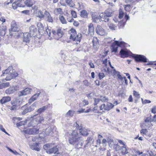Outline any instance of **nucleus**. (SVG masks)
Masks as SVG:
<instances>
[{"label": "nucleus", "mask_w": 156, "mask_h": 156, "mask_svg": "<svg viewBox=\"0 0 156 156\" xmlns=\"http://www.w3.org/2000/svg\"><path fill=\"white\" fill-rule=\"evenodd\" d=\"M12 106H10L9 108L11 110H15L17 109V108L18 107L15 105H12Z\"/></svg>", "instance_id": "obj_53"}, {"label": "nucleus", "mask_w": 156, "mask_h": 156, "mask_svg": "<svg viewBox=\"0 0 156 156\" xmlns=\"http://www.w3.org/2000/svg\"><path fill=\"white\" fill-rule=\"evenodd\" d=\"M65 2L69 6L73 7L74 5L75 4L73 2L72 0H65Z\"/></svg>", "instance_id": "obj_33"}, {"label": "nucleus", "mask_w": 156, "mask_h": 156, "mask_svg": "<svg viewBox=\"0 0 156 156\" xmlns=\"http://www.w3.org/2000/svg\"><path fill=\"white\" fill-rule=\"evenodd\" d=\"M105 104H102L100 107V110H102L103 109H104L105 110Z\"/></svg>", "instance_id": "obj_63"}, {"label": "nucleus", "mask_w": 156, "mask_h": 156, "mask_svg": "<svg viewBox=\"0 0 156 156\" xmlns=\"http://www.w3.org/2000/svg\"><path fill=\"white\" fill-rule=\"evenodd\" d=\"M108 25L109 28L112 30H114L116 28V26L112 23H108Z\"/></svg>", "instance_id": "obj_35"}, {"label": "nucleus", "mask_w": 156, "mask_h": 156, "mask_svg": "<svg viewBox=\"0 0 156 156\" xmlns=\"http://www.w3.org/2000/svg\"><path fill=\"white\" fill-rule=\"evenodd\" d=\"M92 18L93 19L94 21V22L96 23L98 21H100L101 20L100 16H98L96 15H93V14H92Z\"/></svg>", "instance_id": "obj_31"}, {"label": "nucleus", "mask_w": 156, "mask_h": 156, "mask_svg": "<svg viewBox=\"0 0 156 156\" xmlns=\"http://www.w3.org/2000/svg\"><path fill=\"white\" fill-rule=\"evenodd\" d=\"M125 24L123 21H120L119 22L118 26L119 28H123L124 27Z\"/></svg>", "instance_id": "obj_48"}, {"label": "nucleus", "mask_w": 156, "mask_h": 156, "mask_svg": "<svg viewBox=\"0 0 156 156\" xmlns=\"http://www.w3.org/2000/svg\"><path fill=\"white\" fill-rule=\"evenodd\" d=\"M44 14L45 15V19L46 21L51 23L53 22V20L52 17L48 12L45 11L44 12Z\"/></svg>", "instance_id": "obj_8"}, {"label": "nucleus", "mask_w": 156, "mask_h": 156, "mask_svg": "<svg viewBox=\"0 0 156 156\" xmlns=\"http://www.w3.org/2000/svg\"><path fill=\"white\" fill-rule=\"evenodd\" d=\"M147 132V131L146 129H143L140 131V133L146 135Z\"/></svg>", "instance_id": "obj_55"}, {"label": "nucleus", "mask_w": 156, "mask_h": 156, "mask_svg": "<svg viewBox=\"0 0 156 156\" xmlns=\"http://www.w3.org/2000/svg\"><path fill=\"white\" fill-rule=\"evenodd\" d=\"M124 7L125 10L129 12L131 10V6L130 5H124Z\"/></svg>", "instance_id": "obj_43"}, {"label": "nucleus", "mask_w": 156, "mask_h": 156, "mask_svg": "<svg viewBox=\"0 0 156 156\" xmlns=\"http://www.w3.org/2000/svg\"><path fill=\"white\" fill-rule=\"evenodd\" d=\"M11 100V98L9 97H4L0 100V102L2 104L7 102Z\"/></svg>", "instance_id": "obj_22"}, {"label": "nucleus", "mask_w": 156, "mask_h": 156, "mask_svg": "<svg viewBox=\"0 0 156 156\" xmlns=\"http://www.w3.org/2000/svg\"><path fill=\"white\" fill-rule=\"evenodd\" d=\"M71 14L73 17L75 18L77 17L75 11L73 10L71 11Z\"/></svg>", "instance_id": "obj_54"}, {"label": "nucleus", "mask_w": 156, "mask_h": 156, "mask_svg": "<svg viewBox=\"0 0 156 156\" xmlns=\"http://www.w3.org/2000/svg\"><path fill=\"white\" fill-rule=\"evenodd\" d=\"M7 148L10 152H11L12 153L16 155H17L19 154L18 153H17L16 151H13L11 149L9 148V147H7Z\"/></svg>", "instance_id": "obj_49"}, {"label": "nucleus", "mask_w": 156, "mask_h": 156, "mask_svg": "<svg viewBox=\"0 0 156 156\" xmlns=\"http://www.w3.org/2000/svg\"><path fill=\"white\" fill-rule=\"evenodd\" d=\"M52 147L51 144H48L43 146V148L46 151V152Z\"/></svg>", "instance_id": "obj_36"}, {"label": "nucleus", "mask_w": 156, "mask_h": 156, "mask_svg": "<svg viewBox=\"0 0 156 156\" xmlns=\"http://www.w3.org/2000/svg\"><path fill=\"white\" fill-rule=\"evenodd\" d=\"M74 113V112L73 110H69L66 114V116L67 117H72Z\"/></svg>", "instance_id": "obj_37"}, {"label": "nucleus", "mask_w": 156, "mask_h": 156, "mask_svg": "<svg viewBox=\"0 0 156 156\" xmlns=\"http://www.w3.org/2000/svg\"><path fill=\"white\" fill-rule=\"evenodd\" d=\"M107 141L109 144V146L110 147H111L112 146V145L113 144V140L112 139H107Z\"/></svg>", "instance_id": "obj_46"}, {"label": "nucleus", "mask_w": 156, "mask_h": 156, "mask_svg": "<svg viewBox=\"0 0 156 156\" xmlns=\"http://www.w3.org/2000/svg\"><path fill=\"white\" fill-rule=\"evenodd\" d=\"M37 16L39 17L42 18L44 17V15L43 12L40 10L38 11L37 13Z\"/></svg>", "instance_id": "obj_39"}, {"label": "nucleus", "mask_w": 156, "mask_h": 156, "mask_svg": "<svg viewBox=\"0 0 156 156\" xmlns=\"http://www.w3.org/2000/svg\"><path fill=\"white\" fill-rule=\"evenodd\" d=\"M32 36L28 32L24 33L23 34V41L26 42H29L30 41V38Z\"/></svg>", "instance_id": "obj_10"}, {"label": "nucleus", "mask_w": 156, "mask_h": 156, "mask_svg": "<svg viewBox=\"0 0 156 156\" xmlns=\"http://www.w3.org/2000/svg\"><path fill=\"white\" fill-rule=\"evenodd\" d=\"M25 132L26 133L30 134H33L35 133L38 134V131L37 130L36 128H35L28 129L26 130H25Z\"/></svg>", "instance_id": "obj_9"}, {"label": "nucleus", "mask_w": 156, "mask_h": 156, "mask_svg": "<svg viewBox=\"0 0 156 156\" xmlns=\"http://www.w3.org/2000/svg\"><path fill=\"white\" fill-rule=\"evenodd\" d=\"M151 115L150 117H147L146 119L144 121L146 122H149L152 121L151 118Z\"/></svg>", "instance_id": "obj_50"}, {"label": "nucleus", "mask_w": 156, "mask_h": 156, "mask_svg": "<svg viewBox=\"0 0 156 156\" xmlns=\"http://www.w3.org/2000/svg\"><path fill=\"white\" fill-rule=\"evenodd\" d=\"M34 3V0H26L24 2V3L27 7H31Z\"/></svg>", "instance_id": "obj_20"}, {"label": "nucleus", "mask_w": 156, "mask_h": 156, "mask_svg": "<svg viewBox=\"0 0 156 156\" xmlns=\"http://www.w3.org/2000/svg\"><path fill=\"white\" fill-rule=\"evenodd\" d=\"M73 24L74 26L78 27L79 25V23L78 21H73Z\"/></svg>", "instance_id": "obj_62"}, {"label": "nucleus", "mask_w": 156, "mask_h": 156, "mask_svg": "<svg viewBox=\"0 0 156 156\" xmlns=\"http://www.w3.org/2000/svg\"><path fill=\"white\" fill-rule=\"evenodd\" d=\"M82 36V34H81L79 33L77 35H76V37H75L74 38L75 39H74L73 41H77V42H76V44H78L80 42Z\"/></svg>", "instance_id": "obj_21"}, {"label": "nucleus", "mask_w": 156, "mask_h": 156, "mask_svg": "<svg viewBox=\"0 0 156 156\" xmlns=\"http://www.w3.org/2000/svg\"><path fill=\"white\" fill-rule=\"evenodd\" d=\"M2 88H5L9 86V82H6L1 83Z\"/></svg>", "instance_id": "obj_44"}, {"label": "nucleus", "mask_w": 156, "mask_h": 156, "mask_svg": "<svg viewBox=\"0 0 156 156\" xmlns=\"http://www.w3.org/2000/svg\"><path fill=\"white\" fill-rule=\"evenodd\" d=\"M151 112L154 114L156 113V106H155L152 108Z\"/></svg>", "instance_id": "obj_64"}, {"label": "nucleus", "mask_w": 156, "mask_h": 156, "mask_svg": "<svg viewBox=\"0 0 156 156\" xmlns=\"http://www.w3.org/2000/svg\"><path fill=\"white\" fill-rule=\"evenodd\" d=\"M27 121H22L16 124V125L18 126H21L25 125L26 124Z\"/></svg>", "instance_id": "obj_41"}, {"label": "nucleus", "mask_w": 156, "mask_h": 156, "mask_svg": "<svg viewBox=\"0 0 156 156\" xmlns=\"http://www.w3.org/2000/svg\"><path fill=\"white\" fill-rule=\"evenodd\" d=\"M44 119V118L43 117L38 116L36 120L37 121L36 124L40 123L41 122L43 121Z\"/></svg>", "instance_id": "obj_40"}, {"label": "nucleus", "mask_w": 156, "mask_h": 156, "mask_svg": "<svg viewBox=\"0 0 156 156\" xmlns=\"http://www.w3.org/2000/svg\"><path fill=\"white\" fill-rule=\"evenodd\" d=\"M133 94L137 99H139L140 97L139 94L138 92L136 91L135 90L133 91Z\"/></svg>", "instance_id": "obj_45"}, {"label": "nucleus", "mask_w": 156, "mask_h": 156, "mask_svg": "<svg viewBox=\"0 0 156 156\" xmlns=\"http://www.w3.org/2000/svg\"><path fill=\"white\" fill-rule=\"evenodd\" d=\"M98 76L99 79L101 80L105 76V75L103 73H99L98 75Z\"/></svg>", "instance_id": "obj_56"}, {"label": "nucleus", "mask_w": 156, "mask_h": 156, "mask_svg": "<svg viewBox=\"0 0 156 156\" xmlns=\"http://www.w3.org/2000/svg\"><path fill=\"white\" fill-rule=\"evenodd\" d=\"M11 103L12 105H15L19 106L21 103V102L19 99L15 98L11 101Z\"/></svg>", "instance_id": "obj_16"}, {"label": "nucleus", "mask_w": 156, "mask_h": 156, "mask_svg": "<svg viewBox=\"0 0 156 156\" xmlns=\"http://www.w3.org/2000/svg\"><path fill=\"white\" fill-rule=\"evenodd\" d=\"M70 144L74 145L77 148H80L83 145L84 141L78 133V129L73 131L70 134L69 139Z\"/></svg>", "instance_id": "obj_1"}, {"label": "nucleus", "mask_w": 156, "mask_h": 156, "mask_svg": "<svg viewBox=\"0 0 156 156\" xmlns=\"http://www.w3.org/2000/svg\"><path fill=\"white\" fill-rule=\"evenodd\" d=\"M12 6L13 9H16L18 7H25V5H23L20 3L19 2H15L12 3Z\"/></svg>", "instance_id": "obj_19"}, {"label": "nucleus", "mask_w": 156, "mask_h": 156, "mask_svg": "<svg viewBox=\"0 0 156 156\" xmlns=\"http://www.w3.org/2000/svg\"><path fill=\"white\" fill-rule=\"evenodd\" d=\"M59 19L62 24H66L67 22L63 16L60 15L59 16Z\"/></svg>", "instance_id": "obj_34"}, {"label": "nucleus", "mask_w": 156, "mask_h": 156, "mask_svg": "<svg viewBox=\"0 0 156 156\" xmlns=\"http://www.w3.org/2000/svg\"><path fill=\"white\" fill-rule=\"evenodd\" d=\"M121 147H120L118 144H114L113 146V147L116 151H118L119 150H121Z\"/></svg>", "instance_id": "obj_47"}, {"label": "nucleus", "mask_w": 156, "mask_h": 156, "mask_svg": "<svg viewBox=\"0 0 156 156\" xmlns=\"http://www.w3.org/2000/svg\"><path fill=\"white\" fill-rule=\"evenodd\" d=\"M41 93V92L40 91H38L37 92V93L34 94L33 96H34V98L35 100H36L38 97L39 96L40 94Z\"/></svg>", "instance_id": "obj_51"}, {"label": "nucleus", "mask_w": 156, "mask_h": 156, "mask_svg": "<svg viewBox=\"0 0 156 156\" xmlns=\"http://www.w3.org/2000/svg\"><path fill=\"white\" fill-rule=\"evenodd\" d=\"M88 15V13L85 10H83L80 12V16L82 17L86 18L87 17Z\"/></svg>", "instance_id": "obj_28"}, {"label": "nucleus", "mask_w": 156, "mask_h": 156, "mask_svg": "<svg viewBox=\"0 0 156 156\" xmlns=\"http://www.w3.org/2000/svg\"><path fill=\"white\" fill-rule=\"evenodd\" d=\"M2 72V74L1 76H4V74L7 75L5 78L7 80H10L17 76L18 75V73L12 69V66H9L7 69Z\"/></svg>", "instance_id": "obj_3"}, {"label": "nucleus", "mask_w": 156, "mask_h": 156, "mask_svg": "<svg viewBox=\"0 0 156 156\" xmlns=\"http://www.w3.org/2000/svg\"><path fill=\"white\" fill-rule=\"evenodd\" d=\"M55 10L58 14H61L63 12L62 9L60 8L56 9Z\"/></svg>", "instance_id": "obj_57"}, {"label": "nucleus", "mask_w": 156, "mask_h": 156, "mask_svg": "<svg viewBox=\"0 0 156 156\" xmlns=\"http://www.w3.org/2000/svg\"><path fill=\"white\" fill-rule=\"evenodd\" d=\"M18 30L19 27L16 24L15 21H12L11 24V28L9 30L10 34L12 35V32H18Z\"/></svg>", "instance_id": "obj_4"}, {"label": "nucleus", "mask_w": 156, "mask_h": 156, "mask_svg": "<svg viewBox=\"0 0 156 156\" xmlns=\"http://www.w3.org/2000/svg\"><path fill=\"white\" fill-rule=\"evenodd\" d=\"M6 27L3 26L2 28H0V35L2 36H4L6 32Z\"/></svg>", "instance_id": "obj_24"}, {"label": "nucleus", "mask_w": 156, "mask_h": 156, "mask_svg": "<svg viewBox=\"0 0 156 156\" xmlns=\"http://www.w3.org/2000/svg\"><path fill=\"white\" fill-rule=\"evenodd\" d=\"M92 43L93 46L94 47L96 48L99 45L98 40L96 37H94L92 41Z\"/></svg>", "instance_id": "obj_26"}, {"label": "nucleus", "mask_w": 156, "mask_h": 156, "mask_svg": "<svg viewBox=\"0 0 156 156\" xmlns=\"http://www.w3.org/2000/svg\"><path fill=\"white\" fill-rule=\"evenodd\" d=\"M114 106V105H113L111 103H108L106 106H105V110H109L111 109Z\"/></svg>", "instance_id": "obj_27"}, {"label": "nucleus", "mask_w": 156, "mask_h": 156, "mask_svg": "<svg viewBox=\"0 0 156 156\" xmlns=\"http://www.w3.org/2000/svg\"><path fill=\"white\" fill-rule=\"evenodd\" d=\"M96 31L97 33L100 35L103 36L105 34L104 29L100 25L97 26Z\"/></svg>", "instance_id": "obj_6"}, {"label": "nucleus", "mask_w": 156, "mask_h": 156, "mask_svg": "<svg viewBox=\"0 0 156 156\" xmlns=\"http://www.w3.org/2000/svg\"><path fill=\"white\" fill-rule=\"evenodd\" d=\"M38 144L37 143H34L30 146V148L32 150H34L37 151H40V149L37 147Z\"/></svg>", "instance_id": "obj_25"}, {"label": "nucleus", "mask_w": 156, "mask_h": 156, "mask_svg": "<svg viewBox=\"0 0 156 156\" xmlns=\"http://www.w3.org/2000/svg\"><path fill=\"white\" fill-rule=\"evenodd\" d=\"M121 150H122V152L123 154H125L128 153V150L126 147L123 146L121 147Z\"/></svg>", "instance_id": "obj_38"}, {"label": "nucleus", "mask_w": 156, "mask_h": 156, "mask_svg": "<svg viewBox=\"0 0 156 156\" xmlns=\"http://www.w3.org/2000/svg\"><path fill=\"white\" fill-rule=\"evenodd\" d=\"M12 87V88L14 90V91L15 92L18 90L19 88V86H14Z\"/></svg>", "instance_id": "obj_61"}, {"label": "nucleus", "mask_w": 156, "mask_h": 156, "mask_svg": "<svg viewBox=\"0 0 156 156\" xmlns=\"http://www.w3.org/2000/svg\"><path fill=\"white\" fill-rule=\"evenodd\" d=\"M36 121L35 120H33V121H30L28 123V126H34V121Z\"/></svg>", "instance_id": "obj_59"}, {"label": "nucleus", "mask_w": 156, "mask_h": 156, "mask_svg": "<svg viewBox=\"0 0 156 156\" xmlns=\"http://www.w3.org/2000/svg\"><path fill=\"white\" fill-rule=\"evenodd\" d=\"M89 104L88 101L86 100H81L79 104V105L80 107L85 106L86 105H88Z\"/></svg>", "instance_id": "obj_30"}, {"label": "nucleus", "mask_w": 156, "mask_h": 156, "mask_svg": "<svg viewBox=\"0 0 156 156\" xmlns=\"http://www.w3.org/2000/svg\"><path fill=\"white\" fill-rule=\"evenodd\" d=\"M71 32L70 39L73 40L76 35V32L75 29H72L70 30Z\"/></svg>", "instance_id": "obj_15"}, {"label": "nucleus", "mask_w": 156, "mask_h": 156, "mask_svg": "<svg viewBox=\"0 0 156 156\" xmlns=\"http://www.w3.org/2000/svg\"><path fill=\"white\" fill-rule=\"evenodd\" d=\"M58 148L56 147H52L46 152L48 154H50L52 153L58 154L57 153L58 151Z\"/></svg>", "instance_id": "obj_13"}, {"label": "nucleus", "mask_w": 156, "mask_h": 156, "mask_svg": "<svg viewBox=\"0 0 156 156\" xmlns=\"http://www.w3.org/2000/svg\"><path fill=\"white\" fill-rule=\"evenodd\" d=\"M101 98L100 99V100L102 102L107 101H108V99L105 97H101Z\"/></svg>", "instance_id": "obj_58"}, {"label": "nucleus", "mask_w": 156, "mask_h": 156, "mask_svg": "<svg viewBox=\"0 0 156 156\" xmlns=\"http://www.w3.org/2000/svg\"><path fill=\"white\" fill-rule=\"evenodd\" d=\"M101 21H104L105 22H108L109 21V17L107 16L106 15L104 12L101 13L100 15Z\"/></svg>", "instance_id": "obj_11"}, {"label": "nucleus", "mask_w": 156, "mask_h": 156, "mask_svg": "<svg viewBox=\"0 0 156 156\" xmlns=\"http://www.w3.org/2000/svg\"><path fill=\"white\" fill-rule=\"evenodd\" d=\"M47 108V107L46 106H43L38 109L37 111L36 112V114H37L38 113H40L44 112Z\"/></svg>", "instance_id": "obj_32"}, {"label": "nucleus", "mask_w": 156, "mask_h": 156, "mask_svg": "<svg viewBox=\"0 0 156 156\" xmlns=\"http://www.w3.org/2000/svg\"><path fill=\"white\" fill-rule=\"evenodd\" d=\"M119 53L121 58L127 57L129 54L131 53L133 55L132 57L135 58L136 62H147V58L144 55L133 54L130 51H128L126 50L122 49L120 51Z\"/></svg>", "instance_id": "obj_2"}, {"label": "nucleus", "mask_w": 156, "mask_h": 156, "mask_svg": "<svg viewBox=\"0 0 156 156\" xmlns=\"http://www.w3.org/2000/svg\"><path fill=\"white\" fill-rule=\"evenodd\" d=\"M125 42L123 41L119 42L118 41H115L112 45V51L117 52L118 46H121L125 44Z\"/></svg>", "instance_id": "obj_5"}, {"label": "nucleus", "mask_w": 156, "mask_h": 156, "mask_svg": "<svg viewBox=\"0 0 156 156\" xmlns=\"http://www.w3.org/2000/svg\"><path fill=\"white\" fill-rule=\"evenodd\" d=\"M26 107V106L25 105L23 106L22 107V109H24V110H23V112L22 113V114L23 115H25L26 113H27L28 112H30L32 111V110L30 108V107L27 108H25Z\"/></svg>", "instance_id": "obj_18"}, {"label": "nucleus", "mask_w": 156, "mask_h": 156, "mask_svg": "<svg viewBox=\"0 0 156 156\" xmlns=\"http://www.w3.org/2000/svg\"><path fill=\"white\" fill-rule=\"evenodd\" d=\"M31 90V89L30 88H26L23 91L19 92L18 94V96L21 97L23 95L29 94H30Z\"/></svg>", "instance_id": "obj_7"}, {"label": "nucleus", "mask_w": 156, "mask_h": 156, "mask_svg": "<svg viewBox=\"0 0 156 156\" xmlns=\"http://www.w3.org/2000/svg\"><path fill=\"white\" fill-rule=\"evenodd\" d=\"M30 33L32 36L35 35V33L37 32V29L34 25H31L29 27Z\"/></svg>", "instance_id": "obj_12"}, {"label": "nucleus", "mask_w": 156, "mask_h": 156, "mask_svg": "<svg viewBox=\"0 0 156 156\" xmlns=\"http://www.w3.org/2000/svg\"><path fill=\"white\" fill-rule=\"evenodd\" d=\"M33 111L36 107V103H34L32 105H31L29 107Z\"/></svg>", "instance_id": "obj_52"}, {"label": "nucleus", "mask_w": 156, "mask_h": 156, "mask_svg": "<svg viewBox=\"0 0 156 156\" xmlns=\"http://www.w3.org/2000/svg\"><path fill=\"white\" fill-rule=\"evenodd\" d=\"M63 32L61 29H58L57 30V35L59 37H61L63 35Z\"/></svg>", "instance_id": "obj_42"}, {"label": "nucleus", "mask_w": 156, "mask_h": 156, "mask_svg": "<svg viewBox=\"0 0 156 156\" xmlns=\"http://www.w3.org/2000/svg\"><path fill=\"white\" fill-rule=\"evenodd\" d=\"M104 13L108 17L112 16L113 15V11L110 9L106 10Z\"/></svg>", "instance_id": "obj_17"}, {"label": "nucleus", "mask_w": 156, "mask_h": 156, "mask_svg": "<svg viewBox=\"0 0 156 156\" xmlns=\"http://www.w3.org/2000/svg\"><path fill=\"white\" fill-rule=\"evenodd\" d=\"M78 132H79L80 135L83 136H87L89 134L88 130L85 128L80 129L78 130Z\"/></svg>", "instance_id": "obj_14"}, {"label": "nucleus", "mask_w": 156, "mask_h": 156, "mask_svg": "<svg viewBox=\"0 0 156 156\" xmlns=\"http://www.w3.org/2000/svg\"><path fill=\"white\" fill-rule=\"evenodd\" d=\"M5 92L7 94H10L14 93L15 92L12 87H10L6 90Z\"/></svg>", "instance_id": "obj_29"}, {"label": "nucleus", "mask_w": 156, "mask_h": 156, "mask_svg": "<svg viewBox=\"0 0 156 156\" xmlns=\"http://www.w3.org/2000/svg\"><path fill=\"white\" fill-rule=\"evenodd\" d=\"M100 100V99L98 98H95L94 105H96L99 102Z\"/></svg>", "instance_id": "obj_60"}, {"label": "nucleus", "mask_w": 156, "mask_h": 156, "mask_svg": "<svg viewBox=\"0 0 156 156\" xmlns=\"http://www.w3.org/2000/svg\"><path fill=\"white\" fill-rule=\"evenodd\" d=\"M94 28L93 24L91 23L88 26V31L91 35L93 34H94Z\"/></svg>", "instance_id": "obj_23"}]
</instances>
